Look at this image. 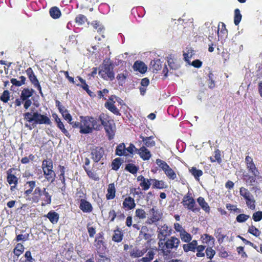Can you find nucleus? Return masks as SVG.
Instances as JSON below:
<instances>
[{"label": "nucleus", "instance_id": "f257e3e1", "mask_svg": "<svg viewBox=\"0 0 262 262\" xmlns=\"http://www.w3.org/2000/svg\"><path fill=\"white\" fill-rule=\"evenodd\" d=\"M24 119L27 121L32 123L33 127H35L37 124L50 125L51 121L47 116L41 115L37 111L35 112H27L24 114Z\"/></svg>", "mask_w": 262, "mask_h": 262}, {"label": "nucleus", "instance_id": "f03ea898", "mask_svg": "<svg viewBox=\"0 0 262 262\" xmlns=\"http://www.w3.org/2000/svg\"><path fill=\"white\" fill-rule=\"evenodd\" d=\"M81 126L80 132L81 134L92 133L93 129L99 130L101 127L99 120L92 117H80Z\"/></svg>", "mask_w": 262, "mask_h": 262}, {"label": "nucleus", "instance_id": "7ed1b4c3", "mask_svg": "<svg viewBox=\"0 0 262 262\" xmlns=\"http://www.w3.org/2000/svg\"><path fill=\"white\" fill-rule=\"evenodd\" d=\"M114 64L109 60H104L99 67V75L105 80L113 81L115 78Z\"/></svg>", "mask_w": 262, "mask_h": 262}, {"label": "nucleus", "instance_id": "20e7f679", "mask_svg": "<svg viewBox=\"0 0 262 262\" xmlns=\"http://www.w3.org/2000/svg\"><path fill=\"white\" fill-rule=\"evenodd\" d=\"M148 216L145 222L148 225L155 224L157 225L156 223L160 221L163 217V213L156 207H152L149 211Z\"/></svg>", "mask_w": 262, "mask_h": 262}, {"label": "nucleus", "instance_id": "39448f33", "mask_svg": "<svg viewBox=\"0 0 262 262\" xmlns=\"http://www.w3.org/2000/svg\"><path fill=\"white\" fill-rule=\"evenodd\" d=\"M158 238L160 241H164L171 234V229L166 224L158 227Z\"/></svg>", "mask_w": 262, "mask_h": 262}, {"label": "nucleus", "instance_id": "423d86ee", "mask_svg": "<svg viewBox=\"0 0 262 262\" xmlns=\"http://www.w3.org/2000/svg\"><path fill=\"white\" fill-rule=\"evenodd\" d=\"M184 206H186L189 210L194 212L199 211L200 209L196 207L194 200L189 196H185L183 200Z\"/></svg>", "mask_w": 262, "mask_h": 262}, {"label": "nucleus", "instance_id": "0eeeda50", "mask_svg": "<svg viewBox=\"0 0 262 262\" xmlns=\"http://www.w3.org/2000/svg\"><path fill=\"white\" fill-rule=\"evenodd\" d=\"M26 72L32 83L34 85V86L35 88L37 89V90L39 91V93L42 96L43 94L41 91V88L39 84L38 79H37L36 76L34 75L32 69L31 68H28L26 70Z\"/></svg>", "mask_w": 262, "mask_h": 262}, {"label": "nucleus", "instance_id": "6e6552de", "mask_svg": "<svg viewBox=\"0 0 262 262\" xmlns=\"http://www.w3.org/2000/svg\"><path fill=\"white\" fill-rule=\"evenodd\" d=\"M103 155L104 150L101 147H97L92 149V158L95 162H99L102 158Z\"/></svg>", "mask_w": 262, "mask_h": 262}, {"label": "nucleus", "instance_id": "1a4fd4ad", "mask_svg": "<svg viewBox=\"0 0 262 262\" xmlns=\"http://www.w3.org/2000/svg\"><path fill=\"white\" fill-rule=\"evenodd\" d=\"M180 244V241L179 238L171 236L170 238L167 239L165 243V246L167 249H177Z\"/></svg>", "mask_w": 262, "mask_h": 262}, {"label": "nucleus", "instance_id": "9d476101", "mask_svg": "<svg viewBox=\"0 0 262 262\" xmlns=\"http://www.w3.org/2000/svg\"><path fill=\"white\" fill-rule=\"evenodd\" d=\"M256 175L257 176H255L254 174H252V176H250L247 173L244 175L243 180L248 185L254 186L257 183L256 180L259 178V171H258V173L257 174H256Z\"/></svg>", "mask_w": 262, "mask_h": 262}, {"label": "nucleus", "instance_id": "9b49d317", "mask_svg": "<svg viewBox=\"0 0 262 262\" xmlns=\"http://www.w3.org/2000/svg\"><path fill=\"white\" fill-rule=\"evenodd\" d=\"M245 162L246 163L247 168L248 169V171L252 174H254L255 176H257L256 174H257L258 170L255 167L252 158L247 156L245 158Z\"/></svg>", "mask_w": 262, "mask_h": 262}, {"label": "nucleus", "instance_id": "f8f14e48", "mask_svg": "<svg viewBox=\"0 0 262 262\" xmlns=\"http://www.w3.org/2000/svg\"><path fill=\"white\" fill-rule=\"evenodd\" d=\"M138 153L143 160H149L151 156L150 152L144 145L138 150Z\"/></svg>", "mask_w": 262, "mask_h": 262}, {"label": "nucleus", "instance_id": "ddd939ff", "mask_svg": "<svg viewBox=\"0 0 262 262\" xmlns=\"http://www.w3.org/2000/svg\"><path fill=\"white\" fill-rule=\"evenodd\" d=\"M79 208L84 212H90L93 209L92 205L84 199L80 200Z\"/></svg>", "mask_w": 262, "mask_h": 262}, {"label": "nucleus", "instance_id": "4468645a", "mask_svg": "<svg viewBox=\"0 0 262 262\" xmlns=\"http://www.w3.org/2000/svg\"><path fill=\"white\" fill-rule=\"evenodd\" d=\"M198 242L196 240H193L191 242H189L188 244H184L183 245V248L185 252L189 251L194 252L196 248H197Z\"/></svg>", "mask_w": 262, "mask_h": 262}, {"label": "nucleus", "instance_id": "2eb2a0df", "mask_svg": "<svg viewBox=\"0 0 262 262\" xmlns=\"http://www.w3.org/2000/svg\"><path fill=\"white\" fill-rule=\"evenodd\" d=\"M12 169H13L11 168L7 171V180L10 185L14 184L17 185L18 183V178L12 173Z\"/></svg>", "mask_w": 262, "mask_h": 262}, {"label": "nucleus", "instance_id": "dca6fc26", "mask_svg": "<svg viewBox=\"0 0 262 262\" xmlns=\"http://www.w3.org/2000/svg\"><path fill=\"white\" fill-rule=\"evenodd\" d=\"M123 206L124 208H126L128 209H132L135 207L136 204L134 199L128 196L124 199L123 202Z\"/></svg>", "mask_w": 262, "mask_h": 262}, {"label": "nucleus", "instance_id": "f3484780", "mask_svg": "<svg viewBox=\"0 0 262 262\" xmlns=\"http://www.w3.org/2000/svg\"><path fill=\"white\" fill-rule=\"evenodd\" d=\"M156 253V249H150L148 251L146 256L142 257L141 260L143 262H150V261L154 259V256Z\"/></svg>", "mask_w": 262, "mask_h": 262}, {"label": "nucleus", "instance_id": "a211bd4d", "mask_svg": "<svg viewBox=\"0 0 262 262\" xmlns=\"http://www.w3.org/2000/svg\"><path fill=\"white\" fill-rule=\"evenodd\" d=\"M133 68L134 70L138 71L141 73H145L147 70V67L145 63L142 61H136L134 64Z\"/></svg>", "mask_w": 262, "mask_h": 262}, {"label": "nucleus", "instance_id": "6ab92c4d", "mask_svg": "<svg viewBox=\"0 0 262 262\" xmlns=\"http://www.w3.org/2000/svg\"><path fill=\"white\" fill-rule=\"evenodd\" d=\"M53 168H43L44 174L48 181H51L52 182L55 177V173L52 170Z\"/></svg>", "mask_w": 262, "mask_h": 262}, {"label": "nucleus", "instance_id": "aec40b11", "mask_svg": "<svg viewBox=\"0 0 262 262\" xmlns=\"http://www.w3.org/2000/svg\"><path fill=\"white\" fill-rule=\"evenodd\" d=\"M34 90L32 89H29L28 88L24 89L21 93L20 99L21 100H25L29 99V98L32 96Z\"/></svg>", "mask_w": 262, "mask_h": 262}, {"label": "nucleus", "instance_id": "412c9836", "mask_svg": "<svg viewBox=\"0 0 262 262\" xmlns=\"http://www.w3.org/2000/svg\"><path fill=\"white\" fill-rule=\"evenodd\" d=\"M140 138L142 139V142L146 147H151L155 145L156 143L153 140L152 136L144 137L142 136H140Z\"/></svg>", "mask_w": 262, "mask_h": 262}, {"label": "nucleus", "instance_id": "4be33fe9", "mask_svg": "<svg viewBox=\"0 0 262 262\" xmlns=\"http://www.w3.org/2000/svg\"><path fill=\"white\" fill-rule=\"evenodd\" d=\"M116 189L114 183L108 185L107 189V193L106 194V198L108 200L113 199L115 196Z\"/></svg>", "mask_w": 262, "mask_h": 262}, {"label": "nucleus", "instance_id": "5701e85b", "mask_svg": "<svg viewBox=\"0 0 262 262\" xmlns=\"http://www.w3.org/2000/svg\"><path fill=\"white\" fill-rule=\"evenodd\" d=\"M105 132L109 137V139H111L114 136V123L113 121L111 122L108 125L104 127Z\"/></svg>", "mask_w": 262, "mask_h": 262}, {"label": "nucleus", "instance_id": "b1692460", "mask_svg": "<svg viewBox=\"0 0 262 262\" xmlns=\"http://www.w3.org/2000/svg\"><path fill=\"white\" fill-rule=\"evenodd\" d=\"M97 120H99V123L101 122L100 125H102L104 127L106 125H108L111 122L113 121V120H111L106 114H102L99 116L98 119Z\"/></svg>", "mask_w": 262, "mask_h": 262}, {"label": "nucleus", "instance_id": "393cba45", "mask_svg": "<svg viewBox=\"0 0 262 262\" xmlns=\"http://www.w3.org/2000/svg\"><path fill=\"white\" fill-rule=\"evenodd\" d=\"M50 221L53 224H56L58 222L59 219V214L55 211H50L46 215Z\"/></svg>", "mask_w": 262, "mask_h": 262}, {"label": "nucleus", "instance_id": "a878e982", "mask_svg": "<svg viewBox=\"0 0 262 262\" xmlns=\"http://www.w3.org/2000/svg\"><path fill=\"white\" fill-rule=\"evenodd\" d=\"M116 154L119 156L127 155L126 147L124 143H121L117 146Z\"/></svg>", "mask_w": 262, "mask_h": 262}, {"label": "nucleus", "instance_id": "bb28decb", "mask_svg": "<svg viewBox=\"0 0 262 262\" xmlns=\"http://www.w3.org/2000/svg\"><path fill=\"white\" fill-rule=\"evenodd\" d=\"M197 201L202 207V208L206 212H209L210 210V207L207 202H205L204 199L201 196L199 197Z\"/></svg>", "mask_w": 262, "mask_h": 262}, {"label": "nucleus", "instance_id": "cd10ccee", "mask_svg": "<svg viewBox=\"0 0 262 262\" xmlns=\"http://www.w3.org/2000/svg\"><path fill=\"white\" fill-rule=\"evenodd\" d=\"M128 76V73L127 71H124L123 73L117 75L116 78L119 81V85H122L125 82L126 78Z\"/></svg>", "mask_w": 262, "mask_h": 262}, {"label": "nucleus", "instance_id": "c85d7f7f", "mask_svg": "<svg viewBox=\"0 0 262 262\" xmlns=\"http://www.w3.org/2000/svg\"><path fill=\"white\" fill-rule=\"evenodd\" d=\"M147 249H143L140 250L138 249H134L131 252L130 255L134 257H139L143 256L145 253L147 252Z\"/></svg>", "mask_w": 262, "mask_h": 262}, {"label": "nucleus", "instance_id": "c756f323", "mask_svg": "<svg viewBox=\"0 0 262 262\" xmlns=\"http://www.w3.org/2000/svg\"><path fill=\"white\" fill-rule=\"evenodd\" d=\"M180 236L181 240L185 243H189L192 239L191 235L186 232L185 230L182 231L181 233H180Z\"/></svg>", "mask_w": 262, "mask_h": 262}, {"label": "nucleus", "instance_id": "7c9ffc66", "mask_svg": "<svg viewBox=\"0 0 262 262\" xmlns=\"http://www.w3.org/2000/svg\"><path fill=\"white\" fill-rule=\"evenodd\" d=\"M114 102H106L105 104V106L114 114L118 115L119 114V112L118 108L114 105Z\"/></svg>", "mask_w": 262, "mask_h": 262}, {"label": "nucleus", "instance_id": "2f4dec72", "mask_svg": "<svg viewBox=\"0 0 262 262\" xmlns=\"http://www.w3.org/2000/svg\"><path fill=\"white\" fill-rule=\"evenodd\" d=\"M239 193L245 200L248 199L253 196V195L246 188L242 187L239 189Z\"/></svg>", "mask_w": 262, "mask_h": 262}, {"label": "nucleus", "instance_id": "473e14b6", "mask_svg": "<svg viewBox=\"0 0 262 262\" xmlns=\"http://www.w3.org/2000/svg\"><path fill=\"white\" fill-rule=\"evenodd\" d=\"M201 238L203 239V242L204 243L210 245H213L214 243V238L211 235H209L207 234H204Z\"/></svg>", "mask_w": 262, "mask_h": 262}, {"label": "nucleus", "instance_id": "72a5a7b5", "mask_svg": "<svg viewBox=\"0 0 262 262\" xmlns=\"http://www.w3.org/2000/svg\"><path fill=\"white\" fill-rule=\"evenodd\" d=\"M34 196L32 198V200L34 202H38L40 199V197L42 195V191L40 188L36 187L33 192Z\"/></svg>", "mask_w": 262, "mask_h": 262}, {"label": "nucleus", "instance_id": "f704fd0d", "mask_svg": "<svg viewBox=\"0 0 262 262\" xmlns=\"http://www.w3.org/2000/svg\"><path fill=\"white\" fill-rule=\"evenodd\" d=\"M50 14L52 18H58L60 17L61 12L57 7H54L51 8L50 10Z\"/></svg>", "mask_w": 262, "mask_h": 262}, {"label": "nucleus", "instance_id": "c9c22d12", "mask_svg": "<svg viewBox=\"0 0 262 262\" xmlns=\"http://www.w3.org/2000/svg\"><path fill=\"white\" fill-rule=\"evenodd\" d=\"M123 234L119 230L114 231V234L112 236V240L116 242H120L122 240Z\"/></svg>", "mask_w": 262, "mask_h": 262}, {"label": "nucleus", "instance_id": "e433bc0d", "mask_svg": "<svg viewBox=\"0 0 262 262\" xmlns=\"http://www.w3.org/2000/svg\"><path fill=\"white\" fill-rule=\"evenodd\" d=\"M150 66L152 68L153 71H158L160 70L162 67L161 61L160 59L152 60L150 62Z\"/></svg>", "mask_w": 262, "mask_h": 262}, {"label": "nucleus", "instance_id": "4c0bfd02", "mask_svg": "<svg viewBox=\"0 0 262 262\" xmlns=\"http://www.w3.org/2000/svg\"><path fill=\"white\" fill-rule=\"evenodd\" d=\"M242 16L241 14L240 11L238 9H236L234 10V23L236 26H237L242 19Z\"/></svg>", "mask_w": 262, "mask_h": 262}, {"label": "nucleus", "instance_id": "58836bf2", "mask_svg": "<svg viewBox=\"0 0 262 262\" xmlns=\"http://www.w3.org/2000/svg\"><path fill=\"white\" fill-rule=\"evenodd\" d=\"M42 195H44V198H43V200L45 201V203L47 204H50L51 203V195L49 194V193L46 191V188H43L42 190Z\"/></svg>", "mask_w": 262, "mask_h": 262}, {"label": "nucleus", "instance_id": "ea45409f", "mask_svg": "<svg viewBox=\"0 0 262 262\" xmlns=\"http://www.w3.org/2000/svg\"><path fill=\"white\" fill-rule=\"evenodd\" d=\"M26 184L29 185L30 188L25 191V194L26 195H29L31 193L33 189L35 188L36 186V182L35 181H28L26 182Z\"/></svg>", "mask_w": 262, "mask_h": 262}, {"label": "nucleus", "instance_id": "a19ab883", "mask_svg": "<svg viewBox=\"0 0 262 262\" xmlns=\"http://www.w3.org/2000/svg\"><path fill=\"white\" fill-rule=\"evenodd\" d=\"M150 181H151V185H152L154 187L159 189L164 188V182L163 181L150 179Z\"/></svg>", "mask_w": 262, "mask_h": 262}, {"label": "nucleus", "instance_id": "79ce46f5", "mask_svg": "<svg viewBox=\"0 0 262 262\" xmlns=\"http://www.w3.org/2000/svg\"><path fill=\"white\" fill-rule=\"evenodd\" d=\"M189 171L196 179H198L203 174V171L201 170L197 169L195 167H192Z\"/></svg>", "mask_w": 262, "mask_h": 262}, {"label": "nucleus", "instance_id": "37998d69", "mask_svg": "<svg viewBox=\"0 0 262 262\" xmlns=\"http://www.w3.org/2000/svg\"><path fill=\"white\" fill-rule=\"evenodd\" d=\"M24 250V246L21 244H17L13 250V252L15 255L18 256L23 252Z\"/></svg>", "mask_w": 262, "mask_h": 262}, {"label": "nucleus", "instance_id": "c03bdc74", "mask_svg": "<svg viewBox=\"0 0 262 262\" xmlns=\"http://www.w3.org/2000/svg\"><path fill=\"white\" fill-rule=\"evenodd\" d=\"M164 173L170 179L174 180L177 177L176 173L170 167L164 171Z\"/></svg>", "mask_w": 262, "mask_h": 262}, {"label": "nucleus", "instance_id": "a18cd8bd", "mask_svg": "<svg viewBox=\"0 0 262 262\" xmlns=\"http://www.w3.org/2000/svg\"><path fill=\"white\" fill-rule=\"evenodd\" d=\"M95 246L97 249L98 253H100L101 251H103L104 250V242L101 239H95Z\"/></svg>", "mask_w": 262, "mask_h": 262}, {"label": "nucleus", "instance_id": "49530a36", "mask_svg": "<svg viewBox=\"0 0 262 262\" xmlns=\"http://www.w3.org/2000/svg\"><path fill=\"white\" fill-rule=\"evenodd\" d=\"M156 164L164 171H165L169 166L164 161L158 159L156 160Z\"/></svg>", "mask_w": 262, "mask_h": 262}, {"label": "nucleus", "instance_id": "de8ad7c7", "mask_svg": "<svg viewBox=\"0 0 262 262\" xmlns=\"http://www.w3.org/2000/svg\"><path fill=\"white\" fill-rule=\"evenodd\" d=\"M125 169L129 172L135 174L137 172L138 168L133 164H128L126 165Z\"/></svg>", "mask_w": 262, "mask_h": 262}, {"label": "nucleus", "instance_id": "09e8293b", "mask_svg": "<svg viewBox=\"0 0 262 262\" xmlns=\"http://www.w3.org/2000/svg\"><path fill=\"white\" fill-rule=\"evenodd\" d=\"M136 216L140 219H144L146 217L145 211L142 209H137L135 211Z\"/></svg>", "mask_w": 262, "mask_h": 262}, {"label": "nucleus", "instance_id": "8fccbe9b", "mask_svg": "<svg viewBox=\"0 0 262 262\" xmlns=\"http://www.w3.org/2000/svg\"><path fill=\"white\" fill-rule=\"evenodd\" d=\"M121 164L120 158H116L112 162V169L115 170H117Z\"/></svg>", "mask_w": 262, "mask_h": 262}, {"label": "nucleus", "instance_id": "3c124183", "mask_svg": "<svg viewBox=\"0 0 262 262\" xmlns=\"http://www.w3.org/2000/svg\"><path fill=\"white\" fill-rule=\"evenodd\" d=\"M246 204L248 206V207L252 209V210H254L255 208V200L254 199V197L253 196L252 197V198H250L248 199H247L246 200Z\"/></svg>", "mask_w": 262, "mask_h": 262}, {"label": "nucleus", "instance_id": "603ef678", "mask_svg": "<svg viewBox=\"0 0 262 262\" xmlns=\"http://www.w3.org/2000/svg\"><path fill=\"white\" fill-rule=\"evenodd\" d=\"M10 98V93L8 90H5L4 91L3 93L0 97V99L4 102H7L9 100Z\"/></svg>", "mask_w": 262, "mask_h": 262}, {"label": "nucleus", "instance_id": "864d4df0", "mask_svg": "<svg viewBox=\"0 0 262 262\" xmlns=\"http://www.w3.org/2000/svg\"><path fill=\"white\" fill-rule=\"evenodd\" d=\"M205 253L207 257L211 259L215 254V251L211 247H208L206 249Z\"/></svg>", "mask_w": 262, "mask_h": 262}, {"label": "nucleus", "instance_id": "5fc2aeb1", "mask_svg": "<svg viewBox=\"0 0 262 262\" xmlns=\"http://www.w3.org/2000/svg\"><path fill=\"white\" fill-rule=\"evenodd\" d=\"M248 232L256 237L258 236L260 234V232L258 229L253 226H251L249 228Z\"/></svg>", "mask_w": 262, "mask_h": 262}, {"label": "nucleus", "instance_id": "6e6d98bb", "mask_svg": "<svg viewBox=\"0 0 262 262\" xmlns=\"http://www.w3.org/2000/svg\"><path fill=\"white\" fill-rule=\"evenodd\" d=\"M151 185V181H150V179H146L145 181L141 183V186L143 187V189L146 190L148 189L150 187V186Z\"/></svg>", "mask_w": 262, "mask_h": 262}, {"label": "nucleus", "instance_id": "4d7b16f0", "mask_svg": "<svg viewBox=\"0 0 262 262\" xmlns=\"http://www.w3.org/2000/svg\"><path fill=\"white\" fill-rule=\"evenodd\" d=\"M249 217V215L245 214H240L236 217V221L239 223L246 221Z\"/></svg>", "mask_w": 262, "mask_h": 262}, {"label": "nucleus", "instance_id": "13d9d810", "mask_svg": "<svg viewBox=\"0 0 262 262\" xmlns=\"http://www.w3.org/2000/svg\"><path fill=\"white\" fill-rule=\"evenodd\" d=\"M86 20V17L82 14L78 15L75 18L76 22L80 25L84 24Z\"/></svg>", "mask_w": 262, "mask_h": 262}, {"label": "nucleus", "instance_id": "bf43d9fd", "mask_svg": "<svg viewBox=\"0 0 262 262\" xmlns=\"http://www.w3.org/2000/svg\"><path fill=\"white\" fill-rule=\"evenodd\" d=\"M53 168V162L51 160H45L42 161V168Z\"/></svg>", "mask_w": 262, "mask_h": 262}, {"label": "nucleus", "instance_id": "052dcab7", "mask_svg": "<svg viewBox=\"0 0 262 262\" xmlns=\"http://www.w3.org/2000/svg\"><path fill=\"white\" fill-rule=\"evenodd\" d=\"M214 235L216 236V237L218 238V241L219 242H223L224 238L225 237V235L221 234V228H219L216 230H215Z\"/></svg>", "mask_w": 262, "mask_h": 262}, {"label": "nucleus", "instance_id": "680f3d73", "mask_svg": "<svg viewBox=\"0 0 262 262\" xmlns=\"http://www.w3.org/2000/svg\"><path fill=\"white\" fill-rule=\"evenodd\" d=\"M252 217L255 222L260 221L262 219V211H258L254 213Z\"/></svg>", "mask_w": 262, "mask_h": 262}, {"label": "nucleus", "instance_id": "e2e57ef3", "mask_svg": "<svg viewBox=\"0 0 262 262\" xmlns=\"http://www.w3.org/2000/svg\"><path fill=\"white\" fill-rule=\"evenodd\" d=\"M64 112H62V115L63 116V117L67 120H68V122L71 124H72L73 123H72V116H71V115L69 113L68 111H64Z\"/></svg>", "mask_w": 262, "mask_h": 262}, {"label": "nucleus", "instance_id": "0e129e2a", "mask_svg": "<svg viewBox=\"0 0 262 262\" xmlns=\"http://www.w3.org/2000/svg\"><path fill=\"white\" fill-rule=\"evenodd\" d=\"M214 158V160H212L213 162L216 161L219 164L221 163L222 159L221 158L220 151L219 149L215 151Z\"/></svg>", "mask_w": 262, "mask_h": 262}, {"label": "nucleus", "instance_id": "69168bd1", "mask_svg": "<svg viewBox=\"0 0 262 262\" xmlns=\"http://www.w3.org/2000/svg\"><path fill=\"white\" fill-rule=\"evenodd\" d=\"M58 127L61 130L62 132L68 138L70 137V134L68 131L64 128L63 123H59Z\"/></svg>", "mask_w": 262, "mask_h": 262}, {"label": "nucleus", "instance_id": "338daca9", "mask_svg": "<svg viewBox=\"0 0 262 262\" xmlns=\"http://www.w3.org/2000/svg\"><path fill=\"white\" fill-rule=\"evenodd\" d=\"M88 230L90 236L93 237L94 236L95 234L96 233L95 229L94 227L90 226V225H88Z\"/></svg>", "mask_w": 262, "mask_h": 262}, {"label": "nucleus", "instance_id": "774afa93", "mask_svg": "<svg viewBox=\"0 0 262 262\" xmlns=\"http://www.w3.org/2000/svg\"><path fill=\"white\" fill-rule=\"evenodd\" d=\"M25 256L26 258L25 262H32L33 258L31 256V253L30 251H27L25 254Z\"/></svg>", "mask_w": 262, "mask_h": 262}]
</instances>
